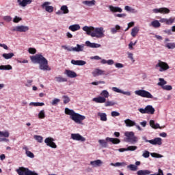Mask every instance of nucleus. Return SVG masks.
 <instances>
[{"label": "nucleus", "instance_id": "50", "mask_svg": "<svg viewBox=\"0 0 175 175\" xmlns=\"http://www.w3.org/2000/svg\"><path fill=\"white\" fill-rule=\"evenodd\" d=\"M98 143L103 146V147H107V142L105 139H99Z\"/></svg>", "mask_w": 175, "mask_h": 175}, {"label": "nucleus", "instance_id": "11", "mask_svg": "<svg viewBox=\"0 0 175 175\" xmlns=\"http://www.w3.org/2000/svg\"><path fill=\"white\" fill-rule=\"evenodd\" d=\"M153 13H161V14H169L170 10L167 8H154L152 10Z\"/></svg>", "mask_w": 175, "mask_h": 175}, {"label": "nucleus", "instance_id": "38", "mask_svg": "<svg viewBox=\"0 0 175 175\" xmlns=\"http://www.w3.org/2000/svg\"><path fill=\"white\" fill-rule=\"evenodd\" d=\"M60 10L63 12V14H68V13H69V9H68L67 5H62L60 8Z\"/></svg>", "mask_w": 175, "mask_h": 175}, {"label": "nucleus", "instance_id": "47", "mask_svg": "<svg viewBox=\"0 0 175 175\" xmlns=\"http://www.w3.org/2000/svg\"><path fill=\"white\" fill-rule=\"evenodd\" d=\"M174 20H175L174 18H170L169 19H167L165 24L167 25H172V24H173V23H174Z\"/></svg>", "mask_w": 175, "mask_h": 175}, {"label": "nucleus", "instance_id": "57", "mask_svg": "<svg viewBox=\"0 0 175 175\" xmlns=\"http://www.w3.org/2000/svg\"><path fill=\"white\" fill-rule=\"evenodd\" d=\"M13 68L10 65H3V70H12Z\"/></svg>", "mask_w": 175, "mask_h": 175}, {"label": "nucleus", "instance_id": "58", "mask_svg": "<svg viewBox=\"0 0 175 175\" xmlns=\"http://www.w3.org/2000/svg\"><path fill=\"white\" fill-rule=\"evenodd\" d=\"M28 52L29 54H36V49L35 48H29Z\"/></svg>", "mask_w": 175, "mask_h": 175}, {"label": "nucleus", "instance_id": "54", "mask_svg": "<svg viewBox=\"0 0 175 175\" xmlns=\"http://www.w3.org/2000/svg\"><path fill=\"white\" fill-rule=\"evenodd\" d=\"M173 88L172 87V85H164L163 86V90H165L166 91H171V90H172Z\"/></svg>", "mask_w": 175, "mask_h": 175}, {"label": "nucleus", "instance_id": "36", "mask_svg": "<svg viewBox=\"0 0 175 175\" xmlns=\"http://www.w3.org/2000/svg\"><path fill=\"white\" fill-rule=\"evenodd\" d=\"M124 10L126 12H129L130 13H137V11L133 8H132L131 7H129V5H126L124 7Z\"/></svg>", "mask_w": 175, "mask_h": 175}, {"label": "nucleus", "instance_id": "44", "mask_svg": "<svg viewBox=\"0 0 175 175\" xmlns=\"http://www.w3.org/2000/svg\"><path fill=\"white\" fill-rule=\"evenodd\" d=\"M114 105H116V102L110 100L105 101V107H109V106H114Z\"/></svg>", "mask_w": 175, "mask_h": 175}, {"label": "nucleus", "instance_id": "17", "mask_svg": "<svg viewBox=\"0 0 175 175\" xmlns=\"http://www.w3.org/2000/svg\"><path fill=\"white\" fill-rule=\"evenodd\" d=\"M92 74L93 75L94 77H96L97 76H102L103 75H106L105 70H102L99 68H96L94 70Z\"/></svg>", "mask_w": 175, "mask_h": 175}, {"label": "nucleus", "instance_id": "2", "mask_svg": "<svg viewBox=\"0 0 175 175\" xmlns=\"http://www.w3.org/2000/svg\"><path fill=\"white\" fill-rule=\"evenodd\" d=\"M83 31L86 32L87 35L92 36V38H98L100 39V38H103L105 36V30L103 27H88L85 26L83 27Z\"/></svg>", "mask_w": 175, "mask_h": 175}, {"label": "nucleus", "instance_id": "32", "mask_svg": "<svg viewBox=\"0 0 175 175\" xmlns=\"http://www.w3.org/2000/svg\"><path fill=\"white\" fill-rule=\"evenodd\" d=\"M137 33H139V27H135L131 30V36H133V38H135Z\"/></svg>", "mask_w": 175, "mask_h": 175}, {"label": "nucleus", "instance_id": "31", "mask_svg": "<svg viewBox=\"0 0 175 175\" xmlns=\"http://www.w3.org/2000/svg\"><path fill=\"white\" fill-rule=\"evenodd\" d=\"M100 63L103 64V65H105V64H107V65H114V60L113 59L106 60L105 59H103Z\"/></svg>", "mask_w": 175, "mask_h": 175}, {"label": "nucleus", "instance_id": "20", "mask_svg": "<svg viewBox=\"0 0 175 175\" xmlns=\"http://www.w3.org/2000/svg\"><path fill=\"white\" fill-rule=\"evenodd\" d=\"M84 50V44H77V46L72 47V51H76L77 53H80Z\"/></svg>", "mask_w": 175, "mask_h": 175}, {"label": "nucleus", "instance_id": "43", "mask_svg": "<svg viewBox=\"0 0 175 175\" xmlns=\"http://www.w3.org/2000/svg\"><path fill=\"white\" fill-rule=\"evenodd\" d=\"M127 169H130L132 172H136L137 170V166L131 164L127 166Z\"/></svg>", "mask_w": 175, "mask_h": 175}, {"label": "nucleus", "instance_id": "60", "mask_svg": "<svg viewBox=\"0 0 175 175\" xmlns=\"http://www.w3.org/2000/svg\"><path fill=\"white\" fill-rule=\"evenodd\" d=\"M150 155L153 158H161V157H162L161 154H159L158 153H155V152L151 153Z\"/></svg>", "mask_w": 175, "mask_h": 175}, {"label": "nucleus", "instance_id": "29", "mask_svg": "<svg viewBox=\"0 0 175 175\" xmlns=\"http://www.w3.org/2000/svg\"><path fill=\"white\" fill-rule=\"evenodd\" d=\"M55 80L57 83H66V81H68V79L64 78L61 76L55 77Z\"/></svg>", "mask_w": 175, "mask_h": 175}, {"label": "nucleus", "instance_id": "61", "mask_svg": "<svg viewBox=\"0 0 175 175\" xmlns=\"http://www.w3.org/2000/svg\"><path fill=\"white\" fill-rule=\"evenodd\" d=\"M111 117H118V116H120V113L116 111H113L111 113Z\"/></svg>", "mask_w": 175, "mask_h": 175}, {"label": "nucleus", "instance_id": "25", "mask_svg": "<svg viewBox=\"0 0 175 175\" xmlns=\"http://www.w3.org/2000/svg\"><path fill=\"white\" fill-rule=\"evenodd\" d=\"M93 102H96V103H105L106 98L103 96H98L93 98Z\"/></svg>", "mask_w": 175, "mask_h": 175}, {"label": "nucleus", "instance_id": "4", "mask_svg": "<svg viewBox=\"0 0 175 175\" xmlns=\"http://www.w3.org/2000/svg\"><path fill=\"white\" fill-rule=\"evenodd\" d=\"M16 173L18 175H39L35 171H31L29 168L21 167L16 170Z\"/></svg>", "mask_w": 175, "mask_h": 175}, {"label": "nucleus", "instance_id": "40", "mask_svg": "<svg viewBox=\"0 0 175 175\" xmlns=\"http://www.w3.org/2000/svg\"><path fill=\"white\" fill-rule=\"evenodd\" d=\"M165 46L167 47V49H169V50H173V49H175V43H166Z\"/></svg>", "mask_w": 175, "mask_h": 175}, {"label": "nucleus", "instance_id": "7", "mask_svg": "<svg viewBox=\"0 0 175 175\" xmlns=\"http://www.w3.org/2000/svg\"><path fill=\"white\" fill-rule=\"evenodd\" d=\"M155 68H159V70L160 72H166V70H167L168 69L170 68V67L169 66V64H167V63H166L165 62H162L161 60L158 61V64H157L155 65Z\"/></svg>", "mask_w": 175, "mask_h": 175}, {"label": "nucleus", "instance_id": "19", "mask_svg": "<svg viewBox=\"0 0 175 175\" xmlns=\"http://www.w3.org/2000/svg\"><path fill=\"white\" fill-rule=\"evenodd\" d=\"M71 64H72V65H77L78 66H83V65H85V64H87V62H85V61H84V60L72 59V60H71Z\"/></svg>", "mask_w": 175, "mask_h": 175}, {"label": "nucleus", "instance_id": "33", "mask_svg": "<svg viewBox=\"0 0 175 175\" xmlns=\"http://www.w3.org/2000/svg\"><path fill=\"white\" fill-rule=\"evenodd\" d=\"M2 57L5 58V59H10V58H13L14 57V53H3L2 55Z\"/></svg>", "mask_w": 175, "mask_h": 175}, {"label": "nucleus", "instance_id": "55", "mask_svg": "<svg viewBox=\"0 0 175 175\" xmlns=\"http://www.w3.org/2000/svg\"><path fill=\"white\" fill-rule=\"evenodd\" d=\"M136 43H137V41H135L134 43L133 42H131L129 44V49L130 50H133V46H135Z\"/></svg>", "mask_w": 175, "mask_h": 175}, {"label": "nucleus", "instance_id": "10", "mask_svg": "<svg viewBox=\"0 0 175 175\" xmlns=\"http://www.w3.org/2000/svg\"><path fill=\"white\" fill-rule=\"evenodd\" d=\"M13 32H27L29 31V27L28 26H16L12 29Z\"/></svg>", "mask_w": 175, "mask_h": 175}, {"label": "nucleus", "instance_id": "27", "mask_svg": "<svg viewBox=\"0 0 175 175\" xmlns=\"http://www.w3.org/2000/svg\"><path fill=\"white\" fill-rule=\"evenodd\" d=\"M124 124H126V126H136V122L131 120V119H126L124 120Z\"/></svg>", "mask_w": 175, "mask_h": 175}, {"label": "nucleus", "instance_id": "6", "mask_svg": "<svg viewBox=\"0 0 175 175\" xmlns=\"http://www.w3.org/2000/svg\"><path fill=\"white\" fill-rule=\"evenodd\" d=\"M124 136L126 137V142H128V143L135 144V143H137V137L135 136V133L132 131H126L124 133Z\"/></svg>", "mask_w": 175, "mask_h": 175}, {"label": "nucleus", "instance_id": "24", "mask_svg": "<svg viewBox=\"0 0 175 175\" xmlns=\"http://www.w3.org/2000/svg\"><path fill=\"white\" fill-rule=\"evenodd\" d=\"M106 142H110L113 144H120L121 143V140L118 138H110L109 137L106 138Z\"/></svg>", "mask_w": 175, "mask_h": 175}, {"label": "nucleus", "instance_id": "14", "mask_svg": "<svg viewBox=\"0 0 175 175\" xmlns=\"http://www.w3.org/2000/svg\"><path fill=\"white\" fill-rule=\"evenodd\" d=\"M71 139H72V140H77V142H85V137L81 136L79 133L71 134Z\"/></svg>", "mask_w": 175, "mask_h": 175}, {"label": "nucleus", "instance_id": "63", "mask_svg": "<svg viewBox=\"0 0 175 175\" xmlns=\"http://www.w3.org/2000/svg\"><path fill=\"white\" fill-rule=\"evenodd\" d=\"M3 20H5V21H8V23L12 21V18L10 17V16H5L3 17Z\"/></svg>", "mask_w": 175, "mask_h": 175}, {"label": "nucleus", "instance_id": "48", "mask_svg": "<svg viewBox=\"0 0 175 175\" xmlns=\"http://www.w3.org/2000/svg\"><path fill=\"white\" fill-rule=\"evenodd\" d=\"M34 139H36L38 143H42L43 142V137L40 135H35Z\"/></svg>", "mask_w": 175, "mask_h": 175}, {"label": "nucleus", "instance_id": "41", "mask_svg": "<svg viewBox=\"0 0 175 175\" xmlns=\"http://www.w3.org/2000/svg\"><path fill=\"white\" fill-rule=\"evenodd\" d=\"M126 162H122V163H120V162H118V163H111V166H115V167H117V166H126Z\"/></svg>", "mask_w": 175, "mask_h": 175}, {"label": "nucleus", "instance_id": "21", "mask_svg": "<svg viewBox=\"0 0 175 175\" xmlns=\"http://www.w3.org/2000/svg\"><path fill=\"white\" fill-rule=\"evenodd\" d=\"M65 73L68 76V77H70V79L77 77V74L75 72V71H72L70 70H66Z\"/></svg>", "mask_w": 175, "mask_h": 175}, {"label": "nucleus", "instance_id": "56", "mask_svg": "<svg viewBox=\"0 0 175 175\" xmlns=\"http://www.w3.org/2000/svg\"><path fill=\"white\" fill-rule=\"evenodd\" d=\"M112 91H113L114 92H118V94H122V90H120L119 88H118L116 87H113Z\"/></svg>", "mask_w": 175, "mask_h": 175}, {"label": "nucleus", "instance_id": "45", "mask_svg": "<svg viewBox=\"0 0 175 175\" xmlns=\"http://www.w3.org/2000/svg\"><path fill=\"white\" fill-rule=\"evenodd\" d=\"M46 117V113H44V110H41L38 113V118L42 120Z\"/></svg>", "mask_w": 175, "mask_h": 175}, {"label": "nucleus", "instance_id": "39", "mask_svg": "<svg viewBox=\"0 0 175 175\" xmlns=\"http://www.w3.org/2000/svg\"><path fill=\"white\" fill-rule=\"evenodd\" d=\"M159 82L158 83V85H160L162 88L164 87L165 84H167V82H166V81L163 78H159Z\"/></svg>", "mask_w": 175, "mask_h": 175}, {"label": "nucleus", "instance_id": "23", "mask_svg": "<svg viewBox=\"0 0 175 175\" xmlns=\"http://www.w3.org/2000/svg\"><path fill=\"white\" fill-rule=\"evenodd\" d=\"M109 8L110 11L113 13H117V12L118 13H122V10L120 7H114L113 5H109Z\"/></svg>", "mask_w": 175, "mask_h": 175}, {"label": "nucleus", "instance_id": "28", "mask_svg": "<svg viewBox=\"0 0 175 175\" xmlns=\"http://www.w3.org/2000/svg\"><path fill=\"white\" fill-rule=\"evenodd\" d=\"M97 116L100 117V121H104V122L107 121V115L106 114V113L98 112L97 113Z\"/></svg>", "mask_w": 175, "mask_h": 175}, {"label": "nucleus", "instance_id": "3", "mask_svg": "<svg viewBox=\"0 0 175 175\" xmlns=\"http://www.w3.org/2000/svg\"><path fill=\"white\" fill-rule=\"evenodd\" d=\"M65 114L70 116V118L76 122V124H81V122L85 120V117L84 116L77 113L75 112L73 109H70L69 108L65 109Z\"/></svg>", "mask_w": 175, "mask_h": 175}, {"label": "nucleus", "instance_id": "18", "mask_svg": "<svg viewBox=\"0 0 175 175\" xmlns=\"http://www.w3.org/2000/svg\"><path fill=\"white\" fill-rule=\"evenodd\" d=\"M85 44L88 47H90L91 49H98L101 46L100 44L92 43L90 41H86Z\"/></svg>", "mask_w": 175, "mask_h": 175}, {"label": "nucleus", "instance_id": "15", "mask_svg": "<svg viewBox=\"0 0 175 175\" xmlns=\"http://www.w3.org/2000/svg\"><path fill=\"white\" fill-rule=\"evenodd\" d=\"M10 133L9 131H0V142H8L9 139H6V137H9ZM5 137V138H2Z\"/></svg>", "mask_w": 175, "mask_h": 175}, {"label": "nucleus", "instance_id": "59", "mask_svg": "<svg viewBox=\"0 0 175 175\" xmlns=\"http://www.w3.org/2000/svg\"><path fill=\"white\" fill-rule=\"evenodd\" d=\"M144 158H148L150 157V152L148 150H145L142 154Z\"/></svg>", "mask_w": 175, "mask_h": 175}, {"label": "nucleus", "instance_id": "12", "mask_svg": "<svg viewBox=\"0 0 175 175\" xmlns=\"http://www.w3.org/2000/svg\"><path fill=\"white\" fill-rule=\"evenodd\" d=\"M51 3L49 1H46L42 5V8L43 9H45L46 12H47L48 13H53L54 12V7L49 5Z\"/></svg>", "mask_w": 175, "mask_h": 175}, {"label": "nucleus", "instance_id": "22", "mask_svg": "<svg viewBox=\"0 0 175 175\" xmlns=\"http://www.w3.org/2000/svg\"><path fill=\"white\" fill-rule=\"evenodd\" d=\"M102 163H103V162H102V161L100 159L90 161V165H92L93 167H98L99 166H102Z\"/></svg>", "mask_w": 175, "mask_h": 175}, {"label": "nucleus", "instance_id": "8", "mask_svg": "<svg viewBox=\"0 0 175 175\" xmlns=\"http://www.w3.org/2000/svg\"><path fill=\"white\" fill-rule=\"evenodd\" d=\"M138 111L142 114H154L155 113V109L152 105H147L145 109L139 108Z\"/></svg>", "mask_w": 175, "mask_h": 175}, {"label": "nucleus", "instance_id": "1", "mask_svg": "<svg viewBox=\"0 0 175 175\" xmlns=\"http://www.w3.org/2000/svg\"><path fill=\"white\" fill-rule=\"evenodd\" d=\"M30 58L33 64H39V68L41 70H51V68L49 66V61L42 54H36Z\"/></svg>", "mask_w": 175, "mask_h": 175}, {"label": "nucleus", "instance_id": "62", "mask_svg": "<svg viewBox=\"0 0 175 175\" xmlns=\"http://www.w3.org/2000/svg\"><path fill=\"white\" fill-rule=\"evenodd\" d=\"M58 103H59V99H58V98H55V99L52 101V105H53V106H55V105H57Z\"/></svg>", "mask_w": 175, "mask_h": 175}, {"label": "nucleus", "instance_id": "42", "mask_svg": "<svg viewBox=\"0 0 175 175\" xmlns=\"http://www.w3.org/2000/svg\"><path fill=\"white\" fill-rule=\"evenodd\" d=\"M100 96L106 99V98H109V92H107V90H103L100 93Z\"/></svg>", "mask_w": 175, "mask_h": 175}, {"label": "nucleus", "instance_id": "37", "mask_svg": "<svg viewBox=\"0 0 175 175\" xmlns=\"http://www.w3.org/2000/svg\"><path fill=\"white\" fill-rule=\"evenodd\" d=\"M95 0L92 1H83V5H87L88 6H94L95 5Z\"/></svg>", "mask_w": 175, "mask_h": 175}, {"label": "nucleus", "instance_id": "16", "mask_svg": "<svg viewBox=\"0 0 175 175\" xmlns=\"http://www.w3.org/2000/svg\"><path fill=\"white\" fill-rule=\"evenodd\" d=\"M19 6L22 8H25L27 5H31L32 3V0H17Z\"/></svg>", "mask_w": 175, "mask_h": 175}, {"label": "nucleus", "instance_id": "30", "mask_svg": "<svg viewBox=\"0 0 175 175\" xmlns=\"http://www.w3.org/2000/svg\"><path fill=\"white\" fill-rule=\"evenodd\" d=\"M68 29L72 31V32H76V31H79L80 29V25H72L69 26Z\"/></svg>", "mask_w": 175, "mask_h": 175}, {"label": "nucleus", "instance_id": "13", "mask_svg": "<svg viewBox=\"0 0 175 175\" xmlns=\"http://www.w3.org/2000/svg\"><path fill=\"white\" fill-rule=\"evenodd\" d=\"M44 143L51 148H57V144L54 143V139L52 137H46L44 140Z\"/></svg>", "mask_w": 175, "mask_h": 175}, {"label": "nucleus", "instance_id": "49", "mask_svg": "<svg viewBox=\"0 0 175 175\" xmlns=\"http://www.w3.org/2000/svg\"><path fill=\"white\" fill-rule=\"evenodd\" d=\"M44 106V103H30V106Z\"/></svg>", "mask_w": 175, "mask_h": 175}, {"label": "nucleus", "instance_id": "51", "mask_svg": "<svg viewBox=\"0 0 175 175\" xmlns=\"http://www.w3.org/2000/svg\"><path fill=\"white\" fill-rule=\"evenodd\" d=\"M127 151H135L137 150V146H131L126 148Z\"/></svg>", "mask_w": 175, "mask_h": 175}, {"label": "nucleus", "instance_id": "34", "mask_svg": "<svg viewBox=\"0 0 175 175\" xmlns=\"http://www.w3.org/2000/svg\"><path fill=\"white\" fill-rule=\"evenodd\" d=\"M151 25L154 28H159L161 27V23H159V21H153L151 22Z\"/></svg>", "mask_w": 175, "mask_h": 175}, {"label": "nucleus", "instance_id": "52", "mask_svg": "<svg viewBox=\"0 0 175 175\" xmlns=\"http://www.w3.org/2000/svg\"><path fill=\"white\" fill-rule=\"evenodd\" d=\"M22 20H23L22 18L16 16L13 19V23H20V21H21Z\"/></svg>", "mask_w": 175, "mask_h": 175}, {"label": "nucleus", "instance_id": "9", "mask_svg": "<svg viewBox=\"0 0 175 175\" xmlns=\"http://www.w3.org/2000/svg\"><path fill=\"white\" fill-rule=\"evenodd\" d=\"M144 140L146 143H150L152 146H162V138L155 137L153 139L148 140L146 137H144Z\"/></svg>", "mask_w": 175, "mask_h": 175}, {"label": "nucleus", "instance_id": "53", "mask_svg": "<svg viewBox=\"0 0 175 175\" xmlns=\"http://www.w3.org/2000/svg\"><path fill=\"white\" fill-rule=\"evenodd\" d=\"M27 157H29V158H35V155L32 153V152L28 150L27 152H25Z\"/></svg>", "mask_w": 175, "mask_h": 175}, {"label": "nucleus", "instance_id": "64", "mask_svg": "<svg viewBox=\"0 0 175 175\" xmlns=\"http://www.w3.org/2000/svg\"><path fill=\"white\" fill-rule=\"evenodd\" d=\"M154 175H163V171L161 169H159L158 173H154Z\"/></svg>", "mask_w": 175, "mask_h": 175}, {"label": "nucleus", "instance_id": "35", "mask_svg": "<svg viewBox=\"0 0 175 175\" xmlns=\"http://www.w3.org/2000/svg\"><path fill=\"white\" fill-rule=\"evenodd\" d=\"M120 29H121V26L116 25L115 27L111 29V33H117Z\"/></svg>", "mask_w": 175, "mask_h": 175}, {"label": "nucleus", "instance_id": "46", "mask_svg": "<svg viewBox=\"0 0 175 175\" xmlns=\"http://www.w3.org/2000/svg\"><path fill=\"white\" fill-rule=\"evenodd\" d=\"M62 98L64 100V105H66L70 102V98L68 96H63Z\"/></svg>", "mask_w": 175, "mask_h": 175}, {"label": "nucleus", "instance_id": "5", "mask_svg": "<svg viewBox=\"0 0 175 175\" xmlns=\"http://www.w3.org/2000/svg\"><path fill=\"white\" fill-rule=\"evenodd\" d=\"M135 95L142 96V98H148V99H154V96L151 94L148 91L144 90H136L135 92Z\"/></svg>", "mask_w": 175, "mask_h": 175}, {"label": "nucleus", "instance_id": "26", "mask_svg": "<svg viewBox=\"0 0 175 175\" xmlns=\"http://www.w3.org/2000/svg\"><path fill=\"white\" fill-rule=\"evenodd\" d=\"M150 126L153 129H162V127L159 126V124L157 123L155 124V121L153 120H150Z\"/></svg>", "mask_w": 175, "mask_h": 175}]
</instances>
